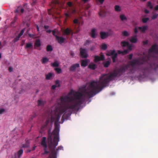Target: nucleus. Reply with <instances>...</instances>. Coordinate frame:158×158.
<instances>
[{
	"mask_svg": "<svg viewBox=\"0 0 158 158\" xmlns=\"http://www.w3.org/2000/svg\"><path fill=\"white\" fill-rule=\"evenodd\" d=\"M97 84L94 81H92L89 83L87 88L86 86L80 87L79 91L74 92L71 90L69 94L73 93L74 98L72 97L65 96L61 98L60 107L57 109L60 112H69L68 114H64L62 116L61 120L63 123L65 119H67L72 113L73 110L78 111L79 106L84 102L85 97L90 98L99 92L96 86Z\"/></svg>",
	"mask_w": 158,
	"mask_h": 158,
	"instance_id": "obj_1",
	"label": "nucleus"
},
{
	"mask_svg": "<svg viewBox=\"0 0 158 158\" xmlns=\"http://www.w3.org/2000/svg\"><path fill=\"white\" fill-rule=\"evenodd\" d=\"M60 105L55 107H52L51 110H48L46 113L47 117L48 118L46 122V126H47L51 121L52 123L54 122L55 129L52 132L54 135L53 141L51 136L48 138L49 147L52 150L51 154L49 156V158H56V152L55 150V147L57 145L59 141V133L60 131V125L58 122L61 115L64 112H60L57 110V109L60 108Z\"/></svg>",
	"mask_w": 158,
	"mask_h": 158,
	"instance_id": "obj_2",
	"label": "nucleus"
},
{
	"mask_svg": "<svg viewBox=\"0 0 158 158\" xmlns=\"http://www.w3.org/2000/svg\"><path fill=\"white\" fill-rule=\"evenodd\" d=\"M143 62L139 59H135L129 62V64L122 65L118 69L116 70L118 74V76H121L125 73L130 66L132 68L130 69L129 73H133L135 71L139 72L141 75H144L145 73L147 71V68L144 66L142 64Z\"/></svg>",
	"mask_w": 158,
	"mask_h": 158,
	"instance_id": "obj_3",
	"label": "nucleus"
},
{
	"mask_svg": "<svg viewBox=\"0 0 158 158\" xmlns=\"http://www.w3.org/2000/svg\"><path fill=\"white\" fill-rule=\"evenodd\" d=\"M119 77L116 70H114L113 73H110L109 75L107 74H103L100 77L98 81H94L97 84L96 86L99 92L101 91L105 87L108 85L109 81L115 77Z\"/></svg>",
	"mask_w": 158,
	"mask_h": 158,
	"instance_id": "obj_4",
	"label": "nucleus"
},
{
	"mask_svg": "<svg viewBox=\"0 0 158 158\" xmlns=\"http://www.w3.org/2000/svg\"><path fill=\"white\" fill-rule=\"evenodd\" d=\"M153 52L156 53H158V48L157 45L156 44H154L148 50V55H146L145 57L143 58L142 60H140L141 61L143 62L142 64L143 65L144 67L147 68V70H148V68L144 64V63L145 61L146 62L149 59L150 54Z\"/></svg>",
	"mask_w": 158,
	"mask_h": 158,
	"instance_id": "obj_5",
	"label": "nucleus"
},
{
	"mask_svg": "<svg viewBox=\"0 0 158 158\" xmlns=\"http://www.w3.org/2000/svg\"><path fill=\"white\" fill-rule=\"evenodd\" d=\"M46 137H43L41 142V145L43 147L44 151V152L43 154H46L49 153V152L47 151V145L46 142Z\"/></svg>",
	"mask_w": 158,
	"mask_h": 158,
	"instance_id": "obj_6",
	"label": "nucleus"
},
{
	"mask_svg": "<svg viewBox=\"0 0 158 158\" xmlns=\"http://www.w3.org/2000/svg\"><path fill=\"white\" fill-rule=\"evenodd\" d=\"M67 5L69 7L68 8V12H70L73 14L76 13V7L73 6V3L72 2H68Z\"/></svg>",
	"mask_w": 158,
	"mask_h": 158,
	"instance_id": "obj_7",
	"label": "nucleus"
},
{
	"mask_svg": "<svg viewBox=\"0 0 158 158\" xmlns=\"http://www.w3.org/2000/svg\"><path fill=\"white\" fill-rule=\"evenodd\" d=\"M100 37L102 39H104L109 36L111 35L112 34V33L111 30H110V31L108 32H100Z\"/></svg>",
	"mask_w": 158,
	"mask_h": 158,
	"instance_id": "obj_8",
	"label": "nucleus"
},
{
	"mask_svg": "<svg viewBox=\"0 0 158 158\" xmlns=\"http://www.w3.org/2000/svg\"><path fill=\"white\" fill-rule=\"evenodd\" d=\"M104 59L105 57L104 55L102 53H100V56L96 55L95 56H94V61L95 62L101 60H103Z\"/></svg>",
	"mask_w": 158,
	"mask_h": 158,
	"instance_id": "obj_9",
	"label": "nucleus"
},
{
	"mask_svg": "<svg viewBox=\"0 0 158 158\" xmlns=\"http://www.w3.org/2000/svg\"><path fill=\"white\" fill-rule=\"evenodd\" d=\"M80 54L81 57L83 58H86L88 57V55L86 50L82 48L80 49Z\"/></svg>",
	"mask_w": 158,
	"mask_h": 158,
	"instance_id": "obj_10",
	"label": "nucleus"
},
{
	"mask_svg": "<svg viewBox=\"0 0 158 158\" xmlns=\"http://www.w3.org/2000/svg\"><path fill=\"white\" fill-rule=\"evenodd\" d=\"M80 67V64L78 63H76L73 64L71 66L69 69V71L72 72H75L77 68Z\"/></svg>",
	"mask_w": 158,
	"mask_h": 158,
	"instance_id": "obj_11",
	"label": "nucleus"
},
{
	"mask_svg": "<svg viewBox=\"0 0 158 158\" xmlns=\"http://www.w3.org/2000/svg\"><path fill=\"white\" fill-rule=\"evenodd\" d=\"M70 34H71L72 35H73V31L70 28L67 27L64 30L63 35H69Z\"/></svg>",
	"mask_w": 158,
	"mask_h": 158,
	"instance_id": "obj_12",
	"label": "nucleus"
},
{
	"mask_svg": "<svg viewBox=\"0 0 158 158\" xmlns=\"http://www.w3.org/2000/svg\"><path fill=\"white\" fill-rule=\"evenodd\" d=\"M72 14H73L70 12H68V10L67 12H65L64 13V15L65 16L64 21V23H66L67 22V20L71 17Z\"/></svg>",
	"mask_w": 158,
	"mask_h": 158,
	"instance_id": "obj_13",
	"label": "nucleus"
},
{
	"mask_svg": "<svg viewBox=\"0 0 158 158\" xmlns=\"http://www.w3.org/2000/svg\"><path fill=\"white\" fill-rule=\"evenodd\" d=\"M151 69L154 72H156L158 70V64L156 63H154L151 64L150 65Z\"/></svg>",
	"mask_w": 158,
	"mask_h": 158,
	"instance_id": "obj_14",
	"label": "nucleus"
},
{
	"mask_svg": "<svg viewBox=\"0 0 158 158\" xmlns=\"http://www.w3.org/2000/svg\"><path fill=\"white\" fill-rule=\"evenodd\" d=\"M56 39L58 41V43L61 44L64 42L65 39L62 37L58 36H56Z\"/></svg>",
	"mask_w": 158,
	"mask_h": 158,
	"instance_id": "obj_15",
	"label": "nucleus"
},
{
	"mask_svg": "<svg viewBox=\"0 0 158 158\" xmlns=\"http://www.w3.org/2000/svg\"><path fill=\"white\" fill-rule=\"evenodd\" d=\"M148 26H144L143 27H139L138 29L140 30L141 32L144 33L146 30L148 29Z\"/></svg>",
	"mask_w": 158,
	"mask_h": 158,
	"instance_id": "obj_16",
	"label": "nucleus"
},
{
	"mask_svg": "<svg viewBox=\"0 0 158 158\" xmlns=\"http://www.w3.org/2000/svg\"><path fill=\"white\" fill-rule=\"evenodd\" d=\"M56 85H52L51 87V89H55L57 87H60V85L59 84V80H57L55 81Z\"/></svg>",
	"mask_w": 158,
	"mask_h": 158,
	"instance_id": "obj_17",
	"label": "nucleus"
},
{
	"mask_svg": "<svg viewBox=\"0 0 158 158\" xmlns=\"http://www.w3.org/2000/svg\"><path fill=\"white\" fill-rule=\"evenodd\" d=\"M96 29L95 28H93L91 31L90 33V36L93 38H96V35L95 34Z\"/></svg>",
	"mask_w": 158,
	"mask_h": 158,
	"instance_id": "obj_18",
	"label": "nucleus"
},
{
	"mask_svg": "<svg viewBox=\"0 0 158 158\" xmlns=\"http://www.w3.org/2000/svg\"><path fill=\"white\" fill-rule=\"evenodd\" d=\"M41 45L40 41L39 39H37L36 40L34 43V46L35 47H39Z\"/></svg>",
	"mask_w": 158,
	"mask_h": 158,
	"instance_id": "obj_19",
	"label": "nucleus"
},
{
	"mask_svg": "<svg viewBox=\"0 0 158 158\" xmlns=\"http://www.w3.org/2000/svg\"><path fill=\"white\" fill-rule=\"evenodd\" d=\"M137 40V39L136 38V35H135L134 36H132L130 39V41L131 43H136Z\"/></svg>",
	"mask_w": 158,
	"mask_h": 158,
	"instance_id": "obj_20",
	"label": "nucleus"
},
{
	"mask_svg": "<svg viewBox=\"0 0 158 158\" xmlns=\"http://www.w3.org/2000/svg\"><path fill=\"white\" fill-rule=\"evenodd\" d=\"M115 53V51L114 50H110L108 51L106 54V55L107 56H112Z\"/></svg>",
	"mask_w": 158,
	"mask_h": 158,
	"instance_id": "obj_21",
	"label": "nucleus"
},
{
	"mask_svg": "<svg viewBox=\"0 0 158 158\" xmlns=\"http://www.w3.org/2000/svg\"><path fill=\"white\" fill-rule=\"evenodd\" d=\"M45 103V102L41 100H38V105L39 106H43Z\"/></svg>",
	"mask_w": 158,
	"mask_h": 158,
	"instance_id": "obj_22",
	"label": "nucleus"
},
{
	"mask_svg": "<svg viewBox=\"0 0 158 158\" xmlns=\"http://www.w3.org/2000/svg\"><path fill=\"white\" fill-rule=\"evenodd\" d=\"M88 61L86 59L82 60L81 61V66L86 67L88 64Z\"/></svg>",
	"mask_w": 158,
	"mask_h": 158,
	"instance_id": "obj_23",
	"label": "nucleus"
},
{
	"mask_svg": "<svg viewBox=\"0 0 158 158\" xmlns=\"http://www.w3.org/2000/svg\"><path fill=\"white\" fill-rule=\"evenodd\" d=\"M99 15L101 17H104L106 15V13L103 10H101L99 13Z\"/></svg>",
	"mask_w": 158,
	"mask_h": 158,
	"instance_id": "obj_24",
	"label": "nucleus"
},
{
	"mask_svg": "<svg viewBox=\"0 0 158 158\" xmlns=\"http://www.w3.org/2000/svg\"><path fill=\"white\" fill-rule=\"evenodd\" d=\"M96 64L92 63L89 65L88 66V68L90 69L94 70L96 68Z\"/></svg>",
	"mask_w": 158,
	"mask_h": 158,
	"instance_id": "obj_25",
	"label": "nucleus"
},
{
	"mask_svg": "<svg viewBox=\"0 0 158 158\" xmlns=\"http://www.w3.org/2000/svg\"><path fill=\"white\" fill-rule=\"evenodd\" d=\"M129 44V43L128 42L123 41L121 42V45L122 47H125L128 45Z\"/></svg>",
	"mask_w": 158,
	"mask_h": 158,
	"instance_id": "obj_26",
	"label": "nucleus"
},
{
	"mask_svg": "<svg viewBox=\"0 0 158 158\" xmlns=\"http://www.w3.org/2000/svg\"><path fill=\"white\" fill-rule=\"evenodd\" d=\"M25 48H31L32 49L33 48V45L32 43H29L26 44L25 47Z\"/></svg>",
	"mask_w": 158,
	"mask_h": 158,
	"instance_id": "obj_27",
	"label": "nucleus"
},
{
	"mask_svg": "<svg viewBox=\"0 0 158 158\" xmlns=\"http://www.w3.org/2000/svg\"><path fill=\"white\" fill-rule=\"evenodd\" d=\"M23 153V150L22 149H20L17 152V155L18 158H20L21 156Z\"/></svg>",
	"mask_w": 158,
	"mask_h": 158,
	"instance_id": "obj_28",
	"label": "nucleus"
},
{
	"mask_svg": "<svg viewBox=\"0 0 158 158\" xmlns=\"http://www.w3.org/2000/svg\"><path fill=\"white\" fill-rule=\"evenodd\" d=\"M51 65L53 67H58L59 66V63L57 61H55L53 63H52L51 64Z\"/></svg>",
	"mask_w": 158,
	"mask_h": 158,
	"instance_id": "obj_29",
	"label": "nucleus"
},
{
	"mask_svg": "<svg viewBox=\"0 0 158 158\" xmlns=\"http://www.w3.org/2000/svg\"><path fill=\"white\" fill-rule=\"evenodd\" d=\"M118 55L117 53H115L112 56V58L113 62H115V59L117 56Z\"/></svg>",
	"mask_w": 158,
	"mask_h": 158,
	"instance_id": "obj_30",
	"label": "nucleus"
},
{
	"mask_svg": "<svg viewBox=\"0 0 158 158\" xmlns=\"http://www.w3.org/2000/svg\"><path fill=\"white\" fill-rule=\"evenodd\" d=\"M49 61V59L47 57H43L42 59V64H45Z\"/></svg>",
	"mask_w": 158,
	"mask_h": 158,
	"instance_id": "obj_31",
	"label": "nucleus"
},
{
	"mask_svg": "<svg viewBox=\"0 0 158 158\" xmlns=\"http://www.w3.org/2000/svg\"><path fill=\"white\" fill-rule=\"evenodd\" d=\"M46 50L48 52H51L52 51L53 48L51 45H48L47 47Z\"/></svg>",
	"mask_w": 158,
	"mask_h": 158,
	"instance_id": "obj_32",
	"label": "nucleus"
},
{
	"mask_svg": "<svg viewBox=\"0 0 158 158\" xmlns=\"http://www.w3.org/2000/svg\"><path fill=\"white\" fill-rule=\"evenodd\" d=\"M52 76V74L51 73H49L48 74L46 75V79L47 80H49L51 77Z\"/></svg>",
	"mask_w": 158,
	"mask_h": 158,
	"instance_id": "obj_33",
	"label": "nucleus"
},
{
	"mask_svg": "<svg viewBox=\"0 0 158 158\" xmlns=\"http://www.w3.org/2000/svg\"><path fill=\"white\" fill-rule=\"evenodd\" d=\"M110 62L109 61H106L105 63L104 62L103 63V64L104 65V66L105 67H108L109 65L110 64Z\"/></svg>",
	"mask_w": 158,
	"mask_h": 158,
	"instance_id": "obj_34",
	"label": "nucleus"
},
{
	"mask_svg": "<svg viewBox=\"0 0 158 158\" xmlns=\"http://www.w3.org/2000/svg\"><path fill=\"white\" fill-rule=\"evenodd\" d=\"M120 18L122 21H123L124 20H127V18L125 16L123 15H120Z\"/></svg>",
	"mask_w": 158,
	"mask_h": 158,
	"instance_id": "obj_35",
	"label": "nucleus"
},
{
	"mask_svg": "<svg viewBox=\"0 0 158 158\" xmlns=\"http://www.w3.org/2000/svg\"><path fill=\"white\" fill-rule=\"evenodd\" d=\"M114 9L116 11L119 12L121 11L120 6L118 5H115L114 7Z\"/></svg>",
	"mask_w": 158,
	"mask_h": 158,
	"instance_id": "obj_36",
	"label": "nucleus"
},
{
	"mask_svg": "<svg viewBox=\"0 0 158 158\" xmlns=\"http://www.w3.org/2000/svg\"><path fill=\"white\" fill-rule=\"evenodd\" d=\"M20 37L19 36V35H17L13 40V41H12L14 43H15V42H17L19 40Z\"/></svg>",
	"mask_w": 158,
	"mask_h": 158,
	"instance_id": "obj_37",
	"label": "nucleus"
},
{
	"mask_svg": "<svg viewBox=\"0 0 158 158\" xmlns=\"http://www.w3.org/2000/svg\"><path fill=\"white\" fill-rule=\"evenodd\" d=\"M107 48V46L106 44H102L101 47V48L103 50H105Z\"/></svg>",
	"mask_w": 158,
	"mask_h": 158,
	"instance_id": "obj_38",
	"label": "nucleus"
},
{
	"mask_svg": "<svg viewBox=\"0 0 158 158\" xmlns=\"http://www.w3.org/2000/svg\"><path fill=\"white\" fill-rule=\"evenodd\" d=\"M147 7L151 9L153 8V6L152 4V3L150 2H148L147 4Z\"/></svg>",
	"mask_w": 158,
	"mask_h": 158,
	"instance_id": "obj_39",
	"label": "nucleus"
},
{
	"mask_svg": "<svg viewBox=\"0 0 158 158\" xmlns=\"http://www.w3.org/2000/svg\"><path fill=\"white\" fill-rule=\"evenodd\" d=\"M149 20L148 18H143L142 21L143 23H146Z\"/></svg>",
	"mask_w": 158,
	"mask_h": 158,
	"instance_id": "obj_40",
	"label": "nucleus"
},
{
	"mask_svg": "<svg viewBox=\"0 0 158 158\" xmlns=\"http://www.w3.org/2000/svg\"><path fill=\"white\" fill-rule=\"evenodd\" d=\"M122 34L123 36H127L129 35L128 33L126 31H123L122 33Z\"/></svg>",
	"mask_w": 158,
	"mask_h": 158,
	"instance_id": "obj_41",
	"label": "nucleus"
},
{
	"mask_svg": "<svg viewBox=\"0 0 158 158\" xmlns=\"http://www.w3.org/2000/svg\"><path fill=\"white\" fill-rule=\"evenodd\" d=\"M55 70L58 73H60L61 72V69L60 68H56Z\"/></svg>",
	"mask_w": 158,
	"mask_h": 158,
	"instance_id": "obj_42",
	"label": "nucleus"
},
{
	"mask_svg": "<svg viewBox=\"0 0 158 158\" xmlns=\"http://www.w3.org/2000/svg\"><path fill=\"white\" fill-rule=\"evenodd\" d=\"M28 141H29V140H27L26 142V144H23L22 146V147L23 148H26V147H27V148L29 146V145L28 144V142H29Z\"/></svg>",
	"mask_w": 158,
	"mask_h": 158,
	"instance_id": "obj_43",
	"label": "nucleus"
},
{
	"mask_svg": "<svg viewBox=\"0 0 158 158\" xmlns=\"http://www.w3.org/2000/svg\"><path fill=\"white\" fill-rule=\"evenodd\" d=\"M52 4H53V6H52V8H55V7H54V5H55L56 4H59V2L58 1H53L52 2Z\"/></svg>",
	"mask_w": 158,
	"mask_h": 158,
	"instance_id": "obj_44",
	"label": "nucleus"
},
{
	"mask_svg": "<svg viewBox=\"0 0 158 158\" xmlns=\"http://www.w3.org/2000/svg\"><path fill=\"white\" fill-rule=\"evenodd\" d=\"M158 17V14H155L153 15L152 17V19H155Z\"/></svg>",
	"mask_w": 158,
	"mask_h": 158,
	"instance_id": "obj_45",
	"label": "nucleus"
},
{
	"mask_svg": "<svg viewBox=\"0 0 158 158\" xmlns=\"http://www.w3.org/2000/svg\"><path fill=\"white\" fill-rule=\"evenodd\" d=\"M127 50H129L130 51L131 50H132V45L131 44H129L128 45H127Z\"/></svg>",
	"mask_w": 158,
	"mask_h": 158,
	"instance_id": "obj_46",
	"label": "nucleus"
},
{
	"mask_svg": "<svg viewBox=\"0 0 158 158\" xmlns=\"http://www.w3.org/2000/svg\"><path fill=\"white\" fill-rule=\"evenodd\" d=\"M24 31V29H23L21 30V31H20V33L18 35H19V36L21 37V36L23 34V33Z\"/></svg>",
	"mask_w": 158,
	"mask_h": 158,
	"instance_id": "obj_47",
	"label": "nucleus"
},
{
	"mask_svg": "<svg viewBox=\"0 0 158 158\" xmlns=\"http://www.w3.org/2000/svg\"><path fill=\"white\" fill-rule=\"evenodd\" d=\"M24 31V29H23L21 30V31H20V33L18 35H19V36L21 37V36L23 34V33Z\"/></svg>",
	"mask_w": 158,
	"mask_h": 158,
	"instance_id": "obj_48",
	"label": "nucleus"
},
{
	"mask_svg": "<svg viewBox=\"0 0 158 158\" xmlns=\"http://www.w3.org/2000/svg\"><path fill=\"white\" fill-rule=\"evenodd\" d=\"M37 116V114L36 113H34L33 115H32L31 116V120H32V119H33L34 118H35Z\"/></svg>",
	"mask_w": 158,
	"mask_h": 158,
	"instance_id": "obj_49",
	"label": "nucleus"
},
{
	"mask_svg": "<svg viewBox=\"0 0 158 158\" xmlns=\"http://www.w3.org/2000/svg\"><path fill=\"white\" fill-rule=\"evenodd\" d=\"M5 112V109H0V114H2Z\"/></svg>",
	"mask_w": 158,
	"mask_h": 158,
	"instance_id": "obj_50",
	"label": "nucleus"
},
{
	"mask_svg": "<svg viewBox=\"0 0 158 158\" xmlns=\"http://www.w3.org/2000/svg\"><path fill=\"white\" fill-rule=\"evenodd\" d=\"M133 54H130L128 55V59L130 60H131L132 59V56H133Z\"/></svg>",
	"mask_w": 158,
	"mask_h": 158,
	"instance_id": "obj_51",
	"label": "nucleus"
},
{
	"mask_svg": "<svg viewBox=\"0 0 158 158\" xmlns=\"http://www.w3.org/2000/svg\"><path fill=\"white\" fill-rule=\"evenodd\" d=\"M73 22L75 24H77L78 23V20L77 19H75L74 20Z\"/></svg>",
	"mask_w": 158,
	"mask_h": 158,
	"instance_id": "obj_52",
	"label": "nucleus"
},
{
	"mask_svg": "<svg viewBox=\"0 0 158 158\" xmlns=\"http://www.w3.org/2000/svg\"><path fill=\"white\" fill-rule=\"evenodd\" d=\"M123 54H126L128 53V50H125L123 51Z\"/></svg>",
	"mask_w": 158,
	"mask_h": 158,
	"instance_id": "obj_53",
	"label": "nucleus"
},
{
	"mask_svg": "<svg viewBox=\"0 0 158 158\" xmlns=\"http://www.w3.org/2000/svg\"><path fill=\"white\" fill-rule=\"evenodd\" d=\"M90 43V41L89 40H87L86 41L85 43V45H86L87 44H88Z\"/></svg>",
	"mask_w": 158,
	"mask_h": 158,
	"instance_id": "obj_54",
	"label": "nucleus"
},
{
	"mask_svg": "<svg viewBox=\"0 0 158 158\" xmlns=\"http://www.w3.org/2000/svg\"><path fill=\"white\" fill-rule=\"evenodd\" d=\"M36 2V0H33L32 2L31 3L32 6L35 5Z\"/></svg>",
	"mask_w": 158,
	"mask_h": 158,
	"instance_id": "obj_55",
	"label": "nucleus"
},
{
	"mask_svg": "<svg viewBox=\"0 0 158 158\" xmlns=\"http://www.w3.org/2000/svg\"><path fill=\"white\" fill-rule=\"evenodd\" d=\"M134 31L135 34H137V32H138V31L137 30V29L136 28V27H135V28L134 29Z\"/></svg>",
	"mask_w": 158,
	"mask_h": 158,
	"instance_id": "obj_56",
	"label": "nucleus"
},
{
	"mask_svg": "<svg viewBox=\"0 0 158 158\" xmlns=\"http://www.w3.org/2000/svg\"><path fill=\"white\" fill-rule=\"evenodd\" d=\"M8 70L10 72H11L13 71V68L11 67H10L8 68Z\"/></svg>",
	"mask_w": 158,
	"mask_h": 158,
	"instance_id": "obj_57",
	"label": "nucleus"
},
{
	"mask_svg": "<svg viewBox=\"0 0 158 158\" xmlns=\"http://www.w3.org/2000/svg\"><path fill=\"white\" fill-rule=\"evenodd\" d=\"M52 31V34L53 35L55 36L56 37V36H57L56 35V32L54 30H53Z\"/></svg>",
	"mask_w": 158,
	"mask_h": 158,
	"instance_id": "obj_58",
	"label": "nucleus"
},
{
	"mask_svg": "<svg viewBox=\"0 0 158 158\" xmlns=\"http://www.w3.org/2000/svg\"><path fill=\"white\" fill-rule=\"evenodd\" d=\"M148 40H146V41H143V45H146L148 44Z\"/></svg>",
	"mask_w": 158,
	"mask_h": 158,
	"instance_id": "obj_59",
	"label": "nucleus"
},
{
	"mask_svg": "<svg viewBox=\"0 0 158 158\" xmlns=\"http://www.w3.org/2000/svg\"><path fill=\"white\" fill-rule=\"evenodd\" d=\"M70 55L71 56H72V57H73L74 56L75 54L73 52L71 51L70 52Z\"/></svg>",
	"mask_w": 158,
	"mask_h": 158,
	"instance_id": "obj_60",
	"label": "nucleus"
},
{
	"mask_svg": "<svg viewBox=\"0 0 158 158\" xmlns=\"http://www.w3.org/2000/svg\"><path fill=\"white\" fill-rule=\"evenodd\" d=\"M95 49V47L94 46H92L90 48V50L91 51H93Z\"/></svg>",
	"mask_w": 158,
	"mask_h": 158,
	"instance_id": "obj_61",
	"label": "nucleus"
},
{
	"mask_svg": "<svg viewBox=\"0 0 158 158\" xmlns=\"http://www.w3.org/2000/svg\"><path fill=\"white\" fill-rule=\"evenodd\" d=\"M144 12L145 13H146V14H148L149 13V11L148 10L145 9L144 10Z\"/></svg>",
	"mask_w": 158,
	"mask_h": 158,
	"instance_id": "obj_62",
	"label": "nucleus"
},
{
	"mask_svg": "<svg viewBox=\"0 0 158 158\" xmlns=\"http://www.w3.org/2000/svg\"><path fill=\"white\" fill-rule=\"evenodd\" d=\"M28 35L29 36L31 37V38H32L33 37V36H34V35H33V34H28Z\"/></svg>",
	"mask_w": 158,
	"mask_h": 158,
	"instance_id": "obj_63",
	"label": "nucleus"
},
{
	"mask_svg": "<svg viewBox=\"0 0 158 158\" xmlns=\"http://www.w3.org/2000/svg\"><path fill=\"white\" fill-rule=\"evenodd\" d=\"M155 10H158V5H156L155 7Z\"/></svg>",
	"mask_w": 158,
	"mask_h": 158,
	"instance_id": "obj_64",
	"label": "nucleus"
}]
</instances>
